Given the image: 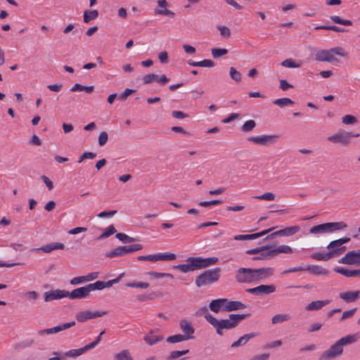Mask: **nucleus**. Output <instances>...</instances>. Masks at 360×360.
Returning <instances> with one entry per match:
<instances>
[{
    "mask_svg": "<svg viewBox=\"0 0 360 360\" xmlns=\"http://www.w3.org/2000/svg\"><path fill=\"white\" fill-rule=\"evenodd\" d=\"M117 231L116 229L114 226L110 225L109 226L105 231L98 238V239H103L105 238H108L111 235L114 234Z\"/></svg>",
    "mask_w": 360,
    "mask_h": 360,
    "instance_id": "obj_49",
    "label": "nucleus"
},
{
    "mask_svg": "<svg viewBox=\"0 0 360 360\" xmlns=\"http://www.w3.org/2000/svg\"><path fill=\"white\" fill-rule=\"evenodd\" d=\"M217 28L220 31V34L223 37L229 38L230 37L231 31L228 27L224 25H219Z\"/></svg>",
    "mask_w": 360,
    "mask_h": 360,
    "instance_id": "obj_58",
    "label": "nucleus"
},
{
    "mask_svg": "<svg viewBox=\"0 0 360 360\" xmlns=\"http://www.w3.org/2000/svg\"><path fill=\"white\" fill-rule=\"evenodd\" d=\"M273 103L281 108H283L289 105H293L294 101L289 98H281L273 101Z\"/></svg>",
    "mask_w": 360,
    "mask_h": 360,
    "instance_id": "obj_37",
    "label": "nucleus"
},
{
    "mask_svg": "<svg viewBox=\"0 0 360 360\" xmlns=\"http://www.w3.org/2000/svg\"><path fill=\"white\" fill-rule=\"evenodd\" d=\"M84 353V352L83 350V348L82 347L80 349H70L65 353V356L68 357L75 358L82 355Z\"/></svg>",
    "mask_w": 360,
    "mask_h": 360,
    "instance_id": "obj_44",
    "label": "nucleus"
},
{
    "mask_svg": "<svg viewBox=\"0 0 360 360\" xmlns=\"http://www.w3.org/2000/svg\"><path fill=\"white\" fill-rule=\"evenodd\" d=\"M275 194L273 193H265L261 195L254 196V198L264 200H274L275 199Z\"/></svg>",
    "mask_w": 360,
    "mask_h": 360,
    "instance_id": "obj_55",
    "label": "nucleus"
},
{
    "mask_svg": "<svg viewBox=\"0 0 360 360\" xmlns=\"http://www.w3.org/2000/svg\"><path fill=\"white\" fill-rule=\"evenodd\" d=\"M186 262H191L193 271L202 269V261L200 257H188Z\"/></svg>",
    "mask_w": 360,
    "mask_h": 360,
    "instance_id": "obj_30",
    "label": "nucleus"
},
{
    "mask_svg": "<svg viewBox=\"0 0 360 360\" xmlns=\"http://www.w3.org/2000/svg\"><path fill=\"white\" fill-rule=\"evenodd\" d=\"M218 257H207V258H202V269L208 267L210 266L215 264L218 262Z\"/></svg>",
    "mask_w": 360,
    "mask_h": 360,
    "instance_id": "obj_47",
    "label": "nucleus"
},
{
    "mask_svg": "<svg viewBox=\"0 0 360 360\" xmlns=\"http://www.w3.org/2000/svg\"><path fill=\"white\" fill-rule=\"evenodd\" d=\"M108 134L106 131H102L98 139L99 146H103L108 141Z\"/></svg>",
    "mask_w": 360,
    "mask_h": 360,
    "instance_id": "obj_59",
    "label": "nucleus"
},
{
    "mask_svg": "<svg viewBox=\"0 0 360 360\" xmlns=\"http://www.w3.org/2000/svg\"><path fill=\"white\" fill-rule=\"evenodd\" d=\"M136 90L131 89H126L122 94L118 96V99L125 101L127 97L131 94L134 93Z\"/></svg>",
    "mask_w": 360,
    "mask_h": 360,
    "instance_id": "obj_64",
    "label": "nucleus"
},
{
    "mask_svg": "<svg viewBox=\"0 0 360 360\" xmlns=\"http://www.w3.org/2000/svg\"><path fill=\"white\" fill-rule=\"evenodd\" d=\"M98 16V12L97 10L85 11L84 12V22L88 23L91 20L97 18Z\"/></svg>",
    "mask_w": 360,
    "mask_h": 360,
    "instance_id": "obj_33",
    "label": "nucleus"
},
{
    "mask_svg": "<svg viewBox=\"0 0 360 360\" xmlns=\"http://www.w3.org/2000/svg\"><path fill=\"white\" fill-rule=\"evenodd\" d=\"M274 269L271 267L254 269V281H260L273 276Z\"/></svg>",
    "mask_w": 360,
    "mask_h": 360,
    "instance_id": "obj_12",
    "label": "nucleus"
},
{
    "mask_svg": "<svg viewBox=\"0 0 360 360\" xmlns=\"http://www.w3.org/2000/svg\"><path fill=\"white\" fill-rule=\"evenodd\" d=\"M211 53L212 56L217 58L227 54L228 50L226 49L214 48L211 50Z\"/></svg>",
    "mask_w": 360,
    "mask_h": 360,
    "instance_id": "obj_51",
    "label": "nucleus"
},
{
    "mask_svg": "<svg viewBox=\"0 0 360 360\" xmlns=\"http://www.w3.org/2000/svg\"><path fill=\"white\" fill-rule=\"evenodd\" d=\"M274 229H275V227H271L269 229H266L261 232H258V233H252V234L237 235V236H234V240H246L257 239V238H259L269 233Z\"/></svg>",
    "mask_w": 360,
    "mask_h": 360,
    "instance_id": "obj_15",
    "label": "nucleus"
},
{
    "mask_svg": "<svg viewBox=\"0 0 360 360\" xmlns=\"http://www.w3.org/2000/svg\"><path fill=\"white\" fill-rule=\"evenodd\" d=\"M256 126V122L252 120H248L246 121L242 126L241 127V130L243 131V132H249L250 131H252Z\"/></svg>",
    "mask_w": 360,
    "mask_h": 360,
    "instance_id": "obj_45",
    "label": "nucleus"
},
{
    "mask_svg": "<svg viewBox=\"0 0 360 360\" xmlns=\"http://www.w3.org/2000/svg\"><path fill=\"white\" fill-rule=\"evenodd\" d=\"M204 316L206 321L216 329L219 335H223V329H232L236 327V321H233L230 319L219 321L210 314H207Z\"/></svg>",
    "mask_w": 360,
    "mask_h": 360,
    "instance_id": "obj_5",
    "label": "nucleus"
},
{
    "mask_svg": "<svg viewBox=\"0 0 360 360\" xmlns=\"http://www.w3.org/2000/svg\"><path fill=\"white\" fill-rule=\"evenodd\" d=\"M89 293L90 291L86 285L85 286L77 288L73 290L72 292H69V295H68V297L72 300L82 299L88 297Z\"/></svg>",
    "mask_w": 360,
    "mask_h": 360,
    "instance_id": "obj_14",
    "label": "nucleus"
},
{
    "mask_svg": "<svg viewBox=\"0 0 360 360\" xmlns=\"http://www.w3.org/2000/svg\"><path fill=\"white\" fill-rule=\"evenodd\" d=\"M163 336H157L153 334L151 332L150 334L146 335L143 340L150 345H155V343L162 340Z\"/></svg>",
    "mask_w": 360,
    "mask_h": 360,
    "instance_id": "obj_31",
    "label": "nucleus"
},
{
    "mask_svg": "<svg viewBox=\"0 0 360 360\" xmlns=\"http://www.w3.org/2000/svg\"><path fill=\"white\" fill-rule=\"evenodd\" d=\"M148 274L150 276H153L155 278H164V277H170L172 278H174L173 275L169 273H159L155 271H150L148 272Z\"/></svg>",
    "mask_w": 360,
    "mask_h": 360,
    "instance_id": "obj_61",
    "label": "nucleus"
},
{
    "mask_svg": "<svg viewBox=\"0 0 360 360\" xmlns=\"http://www.w3.org/2000/svg\"><path fill=\"white\" fill-rule=\"evenodd\" d=\"M176 256L174 253H158L148 255H141L138 257L139 261H148L155 262L158 261H172L174 260Z\"/></svg>",
    "mask_w": 360,
    "mask_h": 360,
    "instance_id": "obj_8",
    "label": "nucleus"
},
{
    "mask_svg": "<svg viewBox=\"0 0 360 360\" xmlns=\"http://www.w3.org/2000/svg\"><path fill=\"white\" fill-rule=\"evenodd\" d=\"M311 258L319 260V261H328L330 259L333 258L331 252H315L311 255Z\"/></svg>",
    "mask_w": 360,
    "mask_h": 360,
    "instance_id": "obj_29",
    "label": "nucleus"
},
{
    "mask_svg": "<svg viewBox=\"0 0 360 360\" xmlns=\"http://www.w3.org/2000/svg\"><path fill=\"white\" fill-rule=\"evenodd\" d=\"M65 248V245L60 243H52L46 244V245L42 246L41 248L36 249V250L39 251L41 250L44 252H51L54 250H63Z\"/></svg>",
    "mask_w": 360,
    "mask_h": 360,
    "instance_id": "obj_21",
    "label": "nucleus"
},
{
    "mask_svg": "<svg viewBox=\"0 0 360 360\" xmlns=\"http://www.w3.org/2000/svg\"><path fill=\"white\" fill-rule=\"evenodd\" d=\"M90 292L94 290H101L104 289L103 281H97L94 283H90L87 285Z\"/></svg>",
    "mask_w": 360,
    "mask_h": 360,
    "instance_id": "obj_48",
    "label": "nucleus"
},
{
    "mask_svg": "<svg viewBox=\"0 0 360 360\" xmlns=\"http://www.w3.org/2000/svg\"><path fill=\"white\" fill-rule=\"evenodd\" d=\"M235 278L240 283L254 282V269L239 268L236 271Z\"/></svg>",
    "mask_w": 360,
    "mask_h": 360,
    "instance_id": "obj_7",
    "label": "nucleus"
},
{
    "mask_svg": "<svg viewBox=\"0 0 360 360\" xmlns=\"http://www.w3.org/2000/svg\"><path fill=\"white\" fill-rule=\"evenodd\" d=\"M250 316V314H229V317L231 321H236V326H237L240 321H241L242 320L245 319V318H247Z\"/></svg>",
    "mask_w": 360,
    "mask_h": 360,
    "instance_id": "obj_43",
    "label": "nucleus"
},
{
    "mask_svg": "<svg viewBox=\"0 0 360 360\" xmlns=\"http://www.w3.org/2000/svg\"><path fill=\"white\" fill-rule=\"evenodd\" d=\"M342 245V244L340 243L339 241H338V240H333L331 242L329 243V244L327 245V248L328 250H330L329 252H333L334 250H338V248Z\"/></svg>",
    "mask_w": 360,
    "mask_h": 360,
    "instance_id": "obj_60",
    "label": "nucleus"
},
{
    "mask_svg": "<svg viewBox=\"0 0 360 360\" xmlns=\"http://www.w3.org/2000/svg\"><path fill=\"white\" fill-rule=\"evenodd\" d=\"M300 229L299 226L286 227L278 231L279 236H290L298 232Z\"/></svg>",
    "mask_w": 360,
    "mask_h": 360,
    "instance_id": "obj_26",
    "label": "nucleus"
},
{
    "mask_svg": "<svg viewBox=\"0 0 360 360\" xmlns=\"http://www.w3.org/2000/svg\"><path fill=\"white\" fill-rule=\"evenodd\" d=\"M342 122L347 125L353 124L357 122V119L353 115H346L342 117Z\"/></svg>",
    "mask_w": 360,
    "mask_h": 360,
    "instance_id": "obj_54",
    "label": "nucleus"
},
{
    "mask_svg": "<svg viewBox=\"0 0 360 360\" xmlns=\"http://www.w3.org/2000/svg\"><path fill=\"white\" fill-rule=\"evenodd\" d=\"M108 314V311H91L89 310L84 311H79L76 314V319L78 322H84L88 319H96L98 317L103 316Z\"/></svg>",
    "mask_w": 360,
    "mask_h": 360,
    "instance_id": "obj_11",
    "label": "nucleus"
},
{
    "mask_svg": "<svg viewBox=\"0 0 360 360\" xmlns=\"http://www.w3.org/2000/svg\"><path fill=\"white\" fill-rule=\"evenodd\" d=\"M179 326L183 335H188V336H193L192 335L195 333V328L191 325V322L187 320H181L179 323Z\"/></svg>",
    "mask_w": 360,
    "mask_h": 360,
    "instance_id": "obj_22",
    "label": "nucleus"
},
{
    "mask_svg": "<svg viewBox=\"0 0 360 360\" xmlns=\"http://www.w3.org/2000/svg\"><path fill=\"white\" fill-rule=\"evenodd\" d=\"M174 268L179 269L183 273L194 271L191 262H187V264H178V265L175 266Z\"/></svg>",
    "mask_w": 360,
    "mask_h": 360,
    "instance_id": "obj_52",
    "label": "nucleus"
},
{
    "mask_svg": "<svg viewBox=\"0 0 360 360\" xmlns=\"http://www.w3.org/2000/svg\"><path fill=\"white\" fill-rule=\"evenodd\" d=\"M230 77L231 78L236 81V82H240L241 81V74L236 70L233 67L230 68Z\"/></svg>",
    "mask_w": 360,
    "mask_h": 360,
    "instance_id": "obj_53",
    "label": "nucleus"
},
{
    "mask_svg": "<svg viewBox=\"0 0 360 360\" xmlns=\"http://www.w3.org/2000/svg\"><path fill=\"white\" fill-rule=\"evenodd\" d=\"M360 136L359 133H352L344 129H339L335 134L329 136L328 140L333 143H338L343 146H347L352 142L353 138Z\"/></svg>",
    "mask_w": 360,
    "mask_h": 360,
    "instance_id": "obj_4",
    "label": "nucleus"
},
{
    "mask_svg": "<svg viewBox=\"0 0 360 360\" xmlns=\"http://www.w3.org/2000/svg\"><path fill=\"white\" fill-rule=\"evenodd\" d=\"M347 225L343 221L327 222L312 226L309 232L313 234L330 233L335 231L344 229Z\"/></svg>",
    "mask_w": 360,
    "mask_h": 360,
    "instance_id": "obj_6",
    "label": "nucleus"
},
{
    "mask_svg": "<svg viewBox=\"0 0 360 360\" xmlns=\"http://www.w3.org/2000/svg\"><path fill=\"white\" fill-rule=\"evenodd\" d=\"M155 298V293H152L150 295H139L137 296L136 299L139 302H146L148 300H152Z\"/></svg>",
    "mask_w": 360,
    "mask_h": 360,
    "instance_id": "obj_63",
    "label": "nucleus"
},
{
    "mask_svg": "<svg viewBox=\"0 0 360 360\" xmlns=\"http://www.w3.org/2000/svg\"><path fill=\"white\" fill-rule=\"evenodd\" d=\"M356 340V335H347L340 338L322 353L320 360L333 359L340 356L343 353V346L355 342Z\"/></svg>",
    "mask_w": 360,
    "mask_h": 360,
    "instance_id": "obj_1",
    "label": "nucleus"
},
{
    "mask_svg": "<svg viewBox=\"0 0 360 360\" xmlns=\"http://www.w3.org/2000/svg\"><path fill=\"white\" fill-rule=\"evenodd\" d=\"M125 255L124 246H119L117 248L107 252L105 256L109 258Z\"/></svg>",
    "mask_w": 360,
    "mask_h": 360,
    "instance_id": "obj_34",
    "label": "nucleus"
},
{
    "mask_svg": "<svg viewBox=\"0 0 360 360\" xmlns=\"http://www.w3.org/2000/svg\"><path fill=\"white\" fill-rule=\"evenodd\" d=\"M330 302L329 300H317L314 301L309 303L306 309L308 311H313V310H319L321 309L323 306L328 304Z\"/></svg>",
    "mask_w": 360,
    "mask_h": 360,
    "instance_id": "obj_28",
    "label": "nucleus"
},
{
    "mask_svg": "<svg viewBox=\"0 0 360 360\" xmlns=\"http://www.w3.org/2000/svg\"><path fill=\"white\" fill-rule=\"evenodd\" d=\"M360 296V291H347L340 293V297L346 302H352L357 300Z\"/></svg>",
    "mask_w": 360,
    "mask_h": 360,
    "instance_id": "obj_17",
    "label": "nucleus"
},
{
    "mask_svg": "<svg viewBox=\"0 0 360 360\" xmlns=\"http://www.w3.org/2000/svg\"><path fill=\"white\" fill-rule=\"evenodd\" d=\"M116 360H134L129 350L124 349L115 355Z\"/></svg>",
    "mask_w": 360,
    "mask_h": 360,
    "instance_id": "obj_39",
    "label": "nucleus"
},
{
    "mask_svg": "<svg viewBox=\"0 0 360 360\" xmlns=\"http://www.w3.org/2000/svg\"><path fill=\"white\" fill-rule=\"evenodd\" d=\"M279 139L278 135H262L259 136H251L248 139V141L255 143L266 146L273 144Z\"/></svg>",
    "mask_w": 360,
    "mask_h": 360,
    "instance_id": "obj_10",
    "label": "nucleus"
},
{
    "mask_svg": "<svg viewBox=\"0 0 360 360\" xmlns=\"http://www.w3.org/2000/svg\"><path fill=\"white\" fill-rule=\"evenodd\" d=\"M315 30H333L337 32H343L345 31L344 28L335 26V25H321L317 26L314 28Z\"/></svg>",
    "mask_w": 360,
    "mask_h": 360,
    "instance_id": "obj_42",
    "label": "nucleus"
},
{
    "mask_svg": "<svg viewBox=\"0 0 360 360\" xmlns=\"http://www.w3.org/2000/svg\"><path fill=\"white\" fill-rule=\"evenodd\" d=\"M274 285H258L259 295H267L276 291Z\"/></svg>",
    "mask_w": 360,
    "mask_h": 360,
    "instance_id": "obj_27",
    "label": "nucleus"
},
{
    "mask_svg": "<svg viewBox=\"0 0 360 360\" xmlns=\"http://www.w3.org/2000/svg\"><path fill=\"white\" fill-rule=\"evenodd\" d=\"M272 246L273 245H262L260 247H257L253 249L248 250L246 251V254H248V255L259 254L260 252L271 249L272 248Z\"/></svg>",
    "mask_w": 360,
    "mask_h": 360,
    "instance_id": "obj_41",
    "label": "nucleus"
},
{
    "mask_svg": "<svg viewBox=\"0 0 360 360\" xmlns=\"http://www.w3.org/2000/svg\"><path fill=\"white\" fill-rule=\"evenodd\" d=\"M124 273L120 274L116 278H114L112 280L108 281L107 282L103 281L104 288H110L114 284H116L120 282L121 278L123 277Z\"/></svg>",
    "mask_w": 360,
    "mask_h": 360,
    "instance_id": "obj_57",
    "label": "nucleus"
},
{
    "mask_svg": "<svg viewBox=\"0 0 360 360\" xmlns=\"http://www.w3.org/2000/svg\"><path fill=\"white\" fill-rule=\"evenodd\" d=\"M330 18L334 23L340 24L345 26H350L352 25V22L351 20L342 19L340 16L338 15H332L330 17Z\"/></svg>",
    "mask_w": 360,
    "mask_h": 360,
    "instance_id": "obj_40",
    "label": "nucleus"
},
{
    "mask_svg": "<svg viewBox=\"0 0 360 360\" xmlns=\"http://www.w3.org/2000/svg\"><path fill=\"white\" fill-rule=\"evenodd\" d=\"M221 269L217 267L205 271L195 278V284L200 288L217 281L220 277Z\"/></svg>",
    "mask_w": 360,
    "mask_h": 360,
    "instance_id": "obj_3",
    "label": "nucleus"
},
{
    "mask_svg": "<svg viewBox=\"0 0 360 360\" xmlns=\"http://www.w3.org/2000/svg\"><path fill=\"white\" fill-rule=\"evenodd\" d=\"M246 307V305L240 301H228L224 308L225 311H232L239 309H243Z\"/></svg>",
    "mask_w": 360,
    "mask_h": 360,
    "instance_id": "obj_20",
    "label": "nucleus"
},
{
    "mask_svg": "<svg viewBox=\"0 0 360 360\" xmlns=\"http://www.w3.org/2000/svg\"><path fill=\"white\" fill-rule=\"evenodd\" d=\"M167 2L166 0H158V6L160 8H155V14L162 15H168L171 17L174 16V13L172 11L167 9Z\"/></svg>",
    "mask_w": 360,
    "mask_h": 360,
    "instance_id": "obj_16",
    "label": "nucleus"
},
{
    "mask_svg": "<svg viewBox=\"0 0 360 360\" xmlns=\"http://www.w3.org/2000/svg\"><path fill=\"white\" fill-rule=\"evenodd\" d=\"M281 65L287 68H298L300 66L299 64L295 63L292 59H285L281 63Z\"/></svg>",
    "mask_w": 360,
    "mask_h": 360,
    "instance_id": "obj_62",
    "label": "nucleus"
},
{
    "mask_svg": "<svg viewBox=\"0 0 360 360\" xmlns=\"http://www.w3.org/2000/svg\"><path fill=\"white\" fill-rule=\"evenodd\" d=\"M227 302V299L219 298L213 300L210 302L209 307L212 311L217 313L220 311L221 307Z\"/></svg>",
    "mask_w": 360,
    "mask_h": 360,
    "instance_id": "obj_24",
    "label": "nucleus"
},
{
    "mask_svg": "<svg viewBox=\"0 0 360 360\" xmlns=\"http://www.w3.org/2000/svg\"><path fill=\"white\" fill-rule=\"evenodd\" d=\"M194 336H188V335L176 334L169 336L167 338V342L169 343H176L185 340L193 339Z\"/></svg>",
    "mask_w": 360,
    "mask_h": 360,
    "instance_id": "obj_25",
    "label": "nucleus"
},
{
    "mask_svg": "<svg viewBox=\"0 0 360 360\" xmlns=\"http://www.w3.org/2000/svg\"><path fill=\"white\" fill-rule=\"evenodd\" d=\"M334 271L345 277H360V269H347L341 267H336Z\"/></svg>",
    "mask_w": 360,
    "mask_h": 360,
    "instance_id": "obj_18",
    "label": "nucleus"
},
{
    "mask_svg": "<svg viewBox=\"0 0 360 360\" xmlns=\"http://www.w3.org/2000/svg\"><path fill=\"white\" fill-rule=\"evenodd\" d=\"M274 257L273 253V249L264 250L259 252L258 256H255L252 258L253 260H266Z\"/></svg>",
    "mask_w": 360,
    "mask_h": 360,
    "instance_id": "obj_32",
    "label": "nucleus"
},
{
    "mask_svg": "<svg viewBox=\"0 0 360 360\" xmlns=\"http://www.w3.org/2000/svg\"><path fill=\"white\" fill-rule=\"evenodd\" d=\"M335 55L344 58L348 56L347 53L343 48L336 46L329 50L322 49L319 51L315 55V58L316 60L321 62L338 63V60L335 57Z\"/></svg>",
    "mask_w": 360,
    "mask_h": 360,
    "instance_id": "obj_2",
    "label": "nucleus"
},
{
    "mask_svg": "<svg viewBox=\"0 0 360 360\" xmlns=\"http://www.w3.org/2000/svg\"><path fill=\"white\" fill-rule=\"evenodd\" d=\"M157 75L154 73L148 74L143 77L142 80L144 84H150L153 81H156Z\"/></svg>",
    "mask_w": 360,
    "mask_h": 360,
    "instance_id": "obj_56",
    "label": "nucleus"
},
{
    "mask_svg": "<svg viewBox=\"0 0 360 360\" xmlns=\"http://www.w3.org/2000/svg\"><path fill=\"white\" fill-rule=\"evenodd\" d=\"M306 271H308L314 275L326 276L329 274L328 270L319 265H309L306 266Z\"/></svg>",
    "mask_w": 360,
    "mask_h": 360,
    "instance_id": "obj_23",
    "label": "nucleus"
},
{
    "mask_svg": "<svg viewBox=\"0 0 360 360\" xmlns=\"http://www.w3.org/2000/svg\"><path fill=\"white\" fill-rule=\"evenodd\" d=\"M69 292L65 290H55L44 292V301L51 302L55 300H59L63 297H68Z\"/></svg>",
    "mask_w": 360,
    "mask_h": 360,
    "instance_id": "obj_13",
    "label": "nucleus"
},
{
    "mask_svg": "<svg viewBox=\"0 0 360 360\" xmlns=\"http://www.w3.org/2000/svg\"><path fill=\"white\" fill-rule=\"evenodd\" d=\"M60 328H59V326H55L51 328H47V329L39 330L37 332V334L40 336H42L44 335H51V334L57 333L60 332Z\"/></svg>",
    "mask_w": 360,
    "mask_h": 360,
    "instance_id": "obj_46",
    "label": "nucleus"
},
{
    "mask_svg": "<svg viewBox=\"0 0 360 360\" xmlns=\"http://www.w3.org/2000/svg\"><path fill=\"white\" fill-rule=\"evenodd\" d=\"M338 262L347 265L360 266V250L348 251L339 259Z\"/></svg>",
    "mask_w": 360,
    "mask_h": 360,
    "instance_id": "obj_9",
    "label": "nucleus"
},
{
    "mask_svg": "<svg viewBox=\"0 0 360 360\" xmlns=\"http://www.w3.org/2000/svg\"><path fill=\"white\" fill-rule=\"evenodd\" d=\"M292 252V249L286 245H281L277 248L273 249V253L274 254V257L276 256L278 253H285V254H291Z\"/></svg>",
    "mask_w": 360,
    "mask_h": 360,
    "instance_id": "obj_38",
    "label": "nucleus"
},
{
    "mask_svg": "<svg viewBox=\"0 0 360 360\" xmlns=\"http://www.w3.org/2000/svg\"><path fill=\"white\" fill-rule=\"evenodd\" d=\"M290 316L288 314H278L272 317L271 322L273 324H276L284 321H287L290 320Z\"/></svg>",
    "mask_w": 360,
    "mask_h": 360,
    "instance_id": "obj_36",
    "label": "nucleus"
},
{
    "mask_svg": "<svg viewBox=\"0 0 360 360\" xmlns=\"http://www.w3.org/2000/svg\"><path fill=\"white\" fill-rule=\"evenodd\" d=\"M258 333H250L240 337L238 340L233 342L231 347H238L245 345L250 339L258 336Z\"/></svg>",
    "mask_w": 360,
    "mask_h": 360,
    "instance_id": "obj_19",
    "label": "nucleus"
},
{
    "mask_svg": "<svg viewBox=\"0 0 360 360\" xmlns=\"http://www.w3.org/2000/svg\"><path fill=\"white\" fill-rule=\"evenodd\" d=\"M94 86H84V85L77 83L71 87L70 91H84L88 94H91L94 91Z\"/></svg>",
    "mask_w": 360,
    "mask_h": 360,
    "instance_id": "obj_35",
    "label": "nucleus"
},
{
    "mask_svg": "<svg viewBox=\"0 0 360 360\" xmlns=\"http://www.w3.org/2000/svg\"><path fill=\"white\" fill-rule=\"evenodd\" d=\"M126 286L129 288L146 289L149 287V283L146 282H131L126 283Z\"/></svg>",
    "mask_w": 360,
    "mask_h": 360,
    "instance_id": "obj_50",
    "label": "nucleus"
}]
</instances>
